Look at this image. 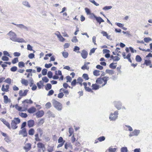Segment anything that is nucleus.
I'll list each match as a JSON object with an SVG mask.
<instances>
[{
  "mask_svg": "<svg viewBox=\"0 0 152 152\" xmlns=\"http://www.w3.org/2000/svg\"><path fill=\"white\" fill-rule=\"evenodd\" d=\"M109 77L105 76L102 77H98L96 80V83L92 84L91 85V93L93 92V90L99 89L101 87H103L107 83V81L109 80Z\"/></svg>",
  "mask_w": 152,
  "mask_h": 152,
  "instance_id": "obj_1",
  "label": "nucleus"
},
{
  "mask_svg": "<svg viewBox=\"0 0 152 152\" xmlns=\"http://www.w3.org/2000/svg\"><path fill=\"white\" fill-rule=\"evenodd\" d=\"M8 34L10 39L14 41L17 42H23L25 41L22 38H17L16 37V34L12 31H10Z\"/></svg>",
  "mask_w": 152,
  "mask_h": 152,
  "instance_id": "obj_2",
  "label": "nucleus"
},
{
  "mask_svg": "<svg viewBox=\"0 0 152 152\" xmlns=\"http://www.w3.org/2000/svg\"><path fill=\"white\" fill-rule=\"evenodd\" d=\"M151 58H152V54L149 53L145 57L143 65H145L146 66H149V67L151 68L152 67V64L151 61L150 59Z\"/></svg>",
  "mask_w": 152,
  "mask_h": 152,
  "instance_id": "obj_3",
  "label": "nucleus"
},
{
  "mask_svg": "<svg viewBox=\"0 0 152 152\" xmlns=\"http://www.w3.org/2000/svg\"><path fill=\"white\" fill-rule=\"evenodd\" d=\"M20 122V119L18 118H15L11 122V128L13 129H15L17 128V125Z\"/></svg>",
  "mask_w": 152,
  "mask_h": 152,
  "instance_id": "obj_4",
  "label": "nucleus"
},
{
  "mask_svg": "<svg viewBox=\"0 0 152 152\" xmlns=\"http://www.w3.org/2000/svg\"><path fill=\"white\" fill-rule=\"evenodd\" d=\"M53 104L54 107L58 110H61L62 108L61 104L56 100L55 99H53L52 102Z\"/></svg>",
  "mask_w": 152,
  "mask_h": 152,
  "instance_id": "obj_5",
  "label": "nucleus"
},
{
  "mask_svg": "<svg viewBox=\"0 0 152 152\" xmlns=\"http://www.w3.org/2000/svg\"><path fill=\"white\" fill-rule=\"evenodd\" d=\"M83 85L84 86L85 89L86 91L91 93L92 89L91 88H90V87L91 86V83L88 82L87 84L86 83L84 82L83 83Z\"/></svg>",
  "mask_w": 152,
  "mask_h": 152,
  "instance_id": "obj_6",
  "label": "nucleus"
},
{
  "mask_svg": "<svg viewBox=\"0 0 152 152\" xmlns=\"http://www.w3.org/2000/svg\"><path fill=\"white\" fill-rule=\"evenodd\" d=\"M118 114V111H116L113 113H111L109 117L110 119L111 120H115L117 118Z\"/></svg>",
  "mask_w": 152,
  "mask_h": 152,
  "instance_id": "obj_7",
  "label": "nucleus"
},
{
  "mask_svg": "<svg viewBox=\"0 0 152 152\" xmlns=\"http://www.w3.org/2000/svg\"><path fill=\"white\" fill-rule=\"evenodd\" d=\"M65 142V140H64L63 138L60 137L58 140V142L59 144L57 146V148H59L62 147Z\"/></svg>",
  "mask_w": 152,
  "mask_h": 152,
  "instance_id": "obj_8",
  "label": "nucleus"
},
{
  "mask_svg": "<svg viewBox=\"0 0 152 152\" xmlns=\"http://www.w3.org/2000/svg\"><path fill=\"white\" fill-rule=\"evenodd\" d=\"M19 134L22 135L23 137H27L28 135V134L26 128H24L20 130L19 131Z\"/></svg>",
  "mask_w": 152,
  "mask_h": 152,
  "instance_id": "obj_9",
  "label": "nucleus"
},
{
  "mask_svg": "<svg viewBox=\"0 0 152 152\" xmlns=\"http://www.w3.org/2000/svg\"><path fill=\"white\" fill-rule=\"evenodd\" d=\"M122 55L124 59L126 58L128 59V61L131 63H132V61L131 59V54L130 53H129L127 56H126L125 53V52H123L122 53Z\"/></svg>",
  "mask_w": 152,
  "mask_h": 152,
  "instance_id": "obj_10",
  "label": "nucleus"
},
{
  "mask_svg": "<svg viewBox=\"0 0 152 152\" xmlns=\"http://www.w3.org/2000/svg\"><path fill=\"white\" fill-rule=\"evenodd\" d=\"M31 145L30 143H27L23 147V149L26 152H28L31 148Z\"/></svg>",
  "mask_w": 152,
  "mask_h": 152,
  "instance_id": "obj_11",
  "label": "nucleus"
},
{
  "mask_svg": "<svg viewBox=\"0 0 152 152\" xmlns=\"http://www.w3.org/2000/svg\"><path fill=\"white\" fill-rule=\"evenodd\" d=\"M28 91V90L26 89L24 90V92L22 90H20L19 91V94L20 96H26Z\"/></svg>",
  "mask_w": 152,
  "mask_h": 152,
  "instance_id": "obj_12",
  "label": "nucleus"
},
{
  "mask_svg": "<svg viewBox=\"0 0 152 152\" xmlns=\"http://www.w3.org/2000/svg\"><path fill=\"white\" fill-rule=\"evenodd\" d=\"M9 86L8 85H6L5 86L4 85L2 86L1 88V90L3 92H7L9 91Z\"/></svg>",
  "mask_w": 152,
  "mask_h": 152,
  "instance_id": "obj_13",
  "label": "nucleus"
},
{
  "mask_svg": "<svg viewBox=\"0 0 152 152\" xmlns=\"http://www.w3.org/2000/svg\"><path fill=\"white\" fill-rule=\"evenodd\" d=\"M44 113V111L42 110H41L37 111L35 115L37 118H40L43 116Z\"/></svg>",
  "mask_w": 152,
  "mask_h": 152,
  "instance_id": "obj_14",
  "label": "nucleus"
},
{
  "mask_svg": "<svg viewBox=\"0 0 152 152\" xmlns=\"http://www.w3.org/2000/svg\"><path fill=\"white\" fill-rule=\"evenodd\" d=\"M34 121L33 120H30L27 121V125L29 128L33 127L34 125Z\"/></svg>",
  "mask_w": 152,
  "mask_h": 152,
  "instance_id": "obj_15",
  "label": "nucleus"
},
{
  "mask_svg": "<svg viewBox=\"0 0 152 152\" xmlns=\"http://www.w3.org/2000/svg\"><path fill=\"white\" fill-rule=\"evenodd\" d=\"M81 55L82 57L84 59L86 58L88 56V53L85 50H83L82 51Z\"/></svg>",
  "mask_w": 152,
  "mask_h": 152,
  "instance_id": "obj_16",
  "label": "nucleus"
},
{
  "mask_svg": "<svg viewBox=\"0 0 152 152\" xmlns=\"http://www.w3.org/2000/svg\"><path fill=\"white\" fill-rule=\"evenodd\" d=\"M94 16L96 21L99 23V24H100L102 22H104V20L100 17H97L94 15Z\"/></svg>",
  "mask_w": 152,
  "mask_h": 152,
  "instance_id": "obj_17",
  "label": "nucleus"
},
{
  "mask_svg": "<svg viewBox=\"0 0 152 152\" xmlns=\"http://www.w3.org/2000/svg\"><path fill=\"white\" fill-rule=\"evenodd\" d=\"M59 91L60 92H62L66 96H67V95H68L69 94V92L68 90L64 88H61L59 90Z\"/></svg>",
  "mask_w": 152,
  "mask_h": 152,
  "instance_id": "obj_18",
  "label": "nucleus"
},
{
  "mask_svg": "<svg viewBox=\"0 0 152 152\" xmlns=\"http://www.w3.org/2000/svg\"><path fill=\"white\" fill-rule=\"evenodd\" d=\"M140 133V131L138 130H135L134 131L130 133L129 136L132 137L134 136L137 135Z\"/></svg>",
  "mask_w": 152,
  "mask_h": 152,
  "instance_id": "obj_19",
  "label": "nucleus"
},
{
  "mask_svg": "<svg viewBox=\"0 0 152 152\" xmlns=\"http://www.w3.org/2000/svg\"><path fill=\"white\" fill-rule=\"evenodd\" d=\"M37 146L38 148L42 150H43L44 151V149H45V146L41 142H38L37 144Z\"/></svg>",
  "mask_w": 152,
  "mask_h": 152,
  "instance_id": "obj_20",
  "label": "nucleus"
},
{
  "mask_svg": "<svg viewBox=\"0 0 152 152\" xmlns=\"http://www.w3.org/2000/svg\"><path fill=\"white\" fill-rule=\"evenodd\" d=\"M58 34H56V35L57 36L58 38L59 39V40L62 42H63L65 40V39L60 34V32H58Z\"/></svg>",
  "mask_w": 152,
  "mask_h": 152,
  "instance_id": "obj_21",
  "label": "nucleus"
},
{
  "mask_svg": "<svg viewBox=\"0 0 152 152\" xmlns=\"http://www.w3.org/2000/svg\"><path fill=\"white\" fill-rule=\"evenodd\" d=\"M105 139V137L104 136L100 137L97 138V140H96L95 141V143H98L99 141L102 142L104 141Z\"/></svg>",
  "mask_w": 152,
  "mask_h": 152,
  "instance_id": "obj_22",
  "label": "nucleus"
},
{
  "mask_svg": "<svg viewBox=\"0 0 152 152\" xmlns=\"http://www.w3.org/2000/svg\"><path fill=\"white\" fill-rule=\"evenodd\" d=\"M36 109L34 107H32L28 109V112L30 113H33L36 112Z\"/></svg>",
  "mask_w": 152,
  "mask_h": 152,
  "instance_id": "obj_23",
  "label": "nucleus"
},
{
  "mask_svg": "<svg viewBox=\"0 0 152 152\" xmlns=\"http://www.w3.org/2000/svg\"><path fill=\"white\" fill-rule=\"evenodd\" d=\"M117 150L116 148H113L112 146L109 148L106 151V152L108 151V152H115Z\"/></svg>",
  "mask_w": 152,
  "mask_h": 152,
  "instance_id": "obj_24",
  "label": "nucleus"
},
{
  "mask_svg": "<svg viewBox=\"0 0 152 152\" xmlns=\"http://www.w3.org/2000/svg\"><path fill=\"white\" fill-rule=\"evenodd\" d=\"M21 82L22 84L26 86H27L28 85V81L24 79H22L21 80Z\"/></svg>",
  "mask_w": 152,
  "mask_h": 152,
  "instance_id": "obj_25",
  "label": "nucleus"
},
{
  "mask_svg": "<svg viewBox=\"0 0 152 152\" xmlns=\"http://www.w3.org/2000/svg\"><path fill=\"white\" fill-rule=\"evenodd\" d=\"M105 72L110 75H113L115 73L114 71L112 69H106L105 71Z\"/></svg>",
  "mask_w": 152,
  "mask_h": 152,
  "instance_id": "obj_26",
  "label": "nucleus"
},
{
  "mask_svg": "<svg viewBox=\"0 0 152 152\" xmlns=\"http://www.w3.org/2000/svg\"><path fill=\"white\" fill-rule=\"evenodd\" d=\"M2 121L3 123L8 127V128L10 129L11 128L10 124L4 119H3Z\"/></svg>",
  "mask_w": 152,
  "mask_h": 152,
  "instance_id": "obj_27",
  "label": "nucleus"
},
{
  "mask_svg": "<svg viewBox=\"0 0 152 152\" xmlns=\"http://www.w3.org/2000/svg\"><path fill=\"white\" fill-rule=\"evenodd\" d=\"M37 85L39 89H40L41 88L44 86L43 82L42 80H40L39 82L37 83Z\"/></svg>",
  "mask_w": 152,
  "mask_h": 152,
  "instance_id": "obj_28",
  "label": "nucleus"
},
{
  "mask_svg": "<svg viewBox=\"0 0 152 152\" xmlns=\"http://www.w3.org/2000/svg\"><path fill=\"white\" fill-rule=\"evenodd\" d=\"M4 102L5 104H7L8 102H11V100L10 99H9L8 96H7L5 95L4 96Z\"/></svg>",
  "mask_w": 152,
  "mask_h": 152,
  "instance_id": "obj_29",
  "label": "nucleus"
},
{
  "mask_svg": "<svg viewBox=\"0 0 152 152\" xmlns=\"http://www.w3.org/2000/svg\"><path fill=\"white\" fill-rule=\"evenodd\" d=\"M35 132L34 129L33 128L30 129L28 131V134L31 136L34 135Z\"/></svg>",
  "mask_w": 152,
  "mask_h": 152,
  "instance_id": "obj_30",
  "label": "nucleus"
},
{
  "mask_svg": "<svg viewBox=\"0 0 152 152\" xmlns=\"http://www.w3.org/2000/svg\"><path fill=\"white\" fill-rule=\"evenodd\" d=\"M15 108L17 110L19 111H23L25 110L23 109L22 107L18 106V104H16L15 105Z\"/></svg>",
  "mask_w": 152,
  "mask_h": 152,
  "instance_id": "obj_31",
  "label": "nucleus"
},
{
  "mask_svg": "<svg viewBox=\"0 0 152 152\" xmlns=\"http://www.w3.org/2000/svg\"><path fill=\"white\" fill-rule=\"evenodd\" d=\"M110 58L111 59H113L114 61H118L120 59V58H119L118 56H113V55H111L110 56Z\"/></svg>",
  "mask_w": 152,
  "mask_h": 152,
  "instance_id": "obj_32",
  "label": "nucleus"
},
{
  "mask_svg": "<svg viewBox=\"0 0 152 152\" xmlns=\"http://www.w3.org/2000/svg\"><path fill=\"white\" fill-rule=\"evenodd\" d=\"M0 112L2 114H6L7 113L6 108L5 107H3V108L1 107L0 109Z\"/></svg>",
  "mask_w": 152,
  "mask_h": 152,
  "instance_id": "obj_33",
  "label": "nucleus"
},
{
  "mask_svg": "<svg viewBox=\"0 0 152 152\" xmlns=\"http://www.w3.org/2000/svg\"><path fill=\"white\" fill-rule=\"evenodd\" d=\"M135 60L137 62H140L142 61V58L139 55H137L136 56Z\"/></svg>",
  "mask_w": 152,
  "mask_h": 152,
  "instance_id": "obj_34",
  "label": "nucleus"
},
{
  "mask_svg": "<svg viewBox=\"0 0 152 152\" xmlns=\"http://www.w3.org/2000/svg\"><path fill=\"white\" fill-rule=\"evenodd\" d=\"M19 115L21 117L23 118H26L28 116L26 113L21 112H19Z\"/></svg>",
  "mask_w": 152,
  "mask_h": 152,
  "instance_id": "obj_35",
  "label": "nucleus"
},
{
  "mask_svg": "<svg viewBox=\"0 0 152 152\" xmlns=\"http://www.w3.org/2000/svg\"><path fill=\"white\" fill-rule=\"evenodd\" d=\"M77 83H78L81 86L82 85V83L83 81V80L81 77H79L77 78Z\"/></svg>",
  "mask_w": 152,
  "mask_h": 152,
  "instance_id": "obj_36",
  "label": "nucleus"
},
{
  "mask_svg": "<svg viewBox=\"0 0 152 152\" xmlns=\"http://www.w3.org/2000/svg\"><path fill=\"white\" fill-rule=\"evenodd\" d=\"M37 131L40 134V136H41L43 134V130L42 129L40 128H38L37 129Z\"/></svg>",
  "mask_w": 152,
  "mask_h": 152,
  "instance_id": "obj_37",
  "label": "nucleus"
},
{
  "mask_svg": "<svg viewBox=\"0 0 152 152\" xmlns=\"http://www.w3.org/2000/svg\"><path fill=\"white\" fill-rule=\"evenodd\" d=\"M121 104L120 102H117L115 104V106L118 110L121 109Z\"/></svg>",
  "mask_w": 152,
  "mask_h": 152,
  "instance_id": "obj_38",
  "label": "nucleus"
},
{
  "mask_svg": "<svg viewBox=\"0 0 152 152\" xmlns=\"http://www.w3.org/2000/svg\"><path fill=\"white\" fill-rule=\"evenodd\" d=\"M35 140L36 141H40L41 140L39 138V134L38 133H36L34 135Z\"/></svg>",
  "mask_w": 152,
  "mask_h": 152,
  "instance_id": "obj_39",
  "label": "nucleus"
},
{
  "mask_svg": "<svg viewBox=\"0 0 152 152\" xmlns=\"http://www.w3.org/2000/svg\"><path fill=\"white\" fill-rule=\"evenodd\" d=\"M101 33L103 34V35L104 36L106 37L107 38L109 39V38L110 37V36H108L107 33L104 31H102L101 32Z\"/></svg>",
  "mask_w": 152,
  "mask_h": 152,
  "instance_id": "obj_40",
  "label": "nucleus"
},
{
  "mask_svg": "<svg viewBox=\"0 0 152 152\" xmlns=\"http://www.w3.org/2000/svg\"><path fill=\"white\" fill-rule=\"evenodd\" d=\"M116 64V63H115V64ZM114 64L115 63H111L109 65V67H110V68L113 69H115L116 68L117 65H114Z\"/></svg>",
  "mask_w": 152,
  "mask_h": 152,
  "instance_id": "obj_41",
  "label": "nucleus"
},
{
  "mask_svg": "<svg viewBox=\"0 0 152 152\" xmlns=\"http://www.w3.org/2000/svg\"><path fill=\"white\" fill-rule=\"evenodd\" d=\"M82 77L85 80H88L89 79V77L88 75L87 74H83Z\"/></svg>",
  "mask_w": 152,
  "mask_h": 152,
  "instance_id": "obj_42",
  "label": "nucleus"
},
{
  "mask_svg": "<svg viewBox=\"0 0 152 152\" xmlns=\"http://www.w3.org/2000/svg\"><path fill=\"white\" fill-rule=\"evenodd\" d=\"M52 88V86L50 83H48L46 84V87L45 88V89L48 91L50 89Z\"/></svg>",
  "mask_w": 152,
  "mask_h": 152,
  "instance_id": "obj_43",
  "label": "nucleus"
},
{
  "mask_svg": "<svg viewBox=\"0 0 152 152\" xmlns=\"http://www.w3.org/2000/svg\"><path fill=\"white\" fill-rule=\"evenodd\" d=\"M100 71L98 70H95L94 71L93 74L94 75L96 76H98L100 75Z\"/></svg>",
  "mask_w": 152,
  "mask_h": 152,
  "instance_id": "obj_44",
  "label": "nucleus"
},
{
  "mask_svg": "<svg viewBox=\"0 0 152 152\" xmlns=\"http://www.w3.org/2000/svg\"><path fill=\"white\" fill-rule=\"evenodd\" d=\"M54 147L49 146L48 148L47 151L48 152H52L53 151Z\"/></svg>",
  "mask_w": 152,
  "mask_h": 152,
  "instance_id": "obj_45",
  "label": "nucleus"
},
{
  "mask_svg": "<svg viewBox=\"0 0 152 152\" xmlns=\"http://www.w3.org/2000/svg\"><path fill=\"white\" fill-rule=\"evenodd\" d=\"M69 136L70 137L74 133V130L72 128H69Z\"/></svg>",
  "mask_w": 152,
  "mask_h": 152,
  "instance_id": "obj_46",
  "label": "nucleus"
},
{
  "mask_svg": "<svg viewBox=\"0 0 152 152\" xmlns=\"http://www.w3.org/2000/svg\"><path fill=\"white\" fill-rule=\"evenodd\" d=\"M62 54L63 56L65 58H67L69 55L68 52L65 51L63 52L62 53Z\"/></svg>",
  "mask_w": 152,
  "mask_h": 152,
  "instance_id": "obj_47",
  "label": "nucleus"
},
{
  "mask_svg": "<svg viewBox=\"0 0 152 152\" xmlns=\"http://www.w3.org/2000/svg\"><path fill=\"white\" fill-rule=\"evenodd\" d=\"M55 74L56 75L53 76V78L54 79H57L59 78V77L58 76V71H56L55 72Z\"/></svg>",
  "mask_w": 152,
  "mask_h": 152,
  "instance_id": "obj_48",
  "label": "nucleus"
},
{
  "mask_svg": "<svg viewBox=\"0 0 152 152\" xmlns=\"http://www.w3.org/2000/svg\"><path fill=\"white\" fill-rule=\"evenodd\" d=\"M45 106L47 109H49L51 107V103L50 102H48L45 104Z\"/></svg>",
  "mask_w": 152,
  "mask_h": 152,
  "instance_id": "obj_49",
  "label": "nucleus"
},
{
  "mask_svg": "<svg viewBox=\"0 0 152 152\" xmlns=\"http://www.w3.org/2000/svg\"><path fill=\"white\" fill-rule=\"evenodd\" d=\"M64 94L62 92H60L58 94V98L61 99L64 96Z\"/></svg>",
  "mask_w": 152,
  "mask_h": 152,
  "instance_id": "obj_50",
  "label": "nucleus"
},
{
  "mask_svg": "<svg viewBox=\"0 0 152 152\" xmlns=\"http://www.w3.org/2000/svg\"><path fill=\"white\" fill-rule=\"evenodd\" d=\"M11 80L10 78H7L4 81V82L9 84H11Z\"/></svg>",
  "mask_w": 152,
  "mask_h": 152,
  "instance_id": "obj_51",
  "label": "nucleus"
},
{
  "mask_svg": "<svg viewBox=\"0 0 152 152\" xmlns=\"http://www.w3.org/2000/svg\"><path fill=\"white\" fill-rule=\"evenodd\" d=\"M121 152H127L128 150L127 148L126 147H123L121 148Z\"/></svg>",
  "mask_w": 152,
  "mask_h": 152,
  "instance_id": "obj_52",
  "label": "nucleus"
},
{
  "mask_svg": "<svg viewBox=\"0 0 152 152\" xmlns=\"http://www.w3.org/2000/svg\"><path fill=\"white\" fill-rule=\"evenodd\" d=\"M23 103H27L32 104V101L31 99H26L23 102Z\"/></svg>",
  "mask_w": 152,
  "mask_h": 152,
  "instance_id": "obj_53",
  "label": "nucleus"
},
{
  "mask_svg": "<svg viewBox=\"0 0 152 152\" xmlns=\"http://www.w3.org/2000/svg\"><path fill=\"white\" fill-rule=\"evenodd\" d=\"M77 83L76 79H74L71 82V85L72 86H76Z\"/></svg>",
  "mask_w": 152,
  "mask_h": 152,
  "instance_id": "obj_54",
  "label": "nucleus"
},
{
  "mask_svg": "<svg viewBox=\"0 0 152 152\" xmlns=\"http://www.w3.org/2000/svg\"><path fill=\"white\" fill-rule=\"evenodd\" d=\"M47 70L46 69H43L42 71V74L43 75H45L47 74Z\"/></svg>",
  "mask_w": 152,
  "mask_h": 152,
  "instance_id": "obj_55",
  "label": "nucleus"
},
{
  "mask_svg": "<svg viewBox=\"0 0 152 152\" xmlns=\"http://www.w3.org/2000/svg\"><path fill=\"white\" fill-rule=\"evenodd\" d=\"M66 79L67 80L66 82L67 83L68 82H71L72 80V78L70 76H66Z\"/></svg>",
  "mask_w": 152,
  "mask_h": 152,
  "instance_id": "obj_56",
  "label": "nucleus"
},
{
  "mask_svg": "<svg viewBox=\"0 0 152 152\" xmlns=\"http://www.w3.org/2000/svg\"><path fill=\"white\" fill-rule=\"evenodd\" d=\"M72 41L73 42H78V39L77 38L76 36L74 37L72 39Z\"/></svg>",
  "mask_w": 152,
  "mask_h": 152,
  "instance_id": "obj_57",
  "label": "nucleus"
},
{
  "mask_svg": "<svg viewBox=\"0 0 152 152\" xmlns=\"http://www.w3.org/2000/svg\"><path fill=\"white\" fill-rule=\"evenodd\" d=\"M12 63L13 64H15L18 62V58H15L12 60Z\"/></svg>",
  "mask_w": 152,
  "mask_h": 152,
  "instance_id": "obj_58",
  "label": "nucleus"
},
{
  "mask_svg": "<svg viewBox=\"0 0 152 152\" xmlns=\"http://www.w3.org/2000/svg\"><path fill=\"white\" fill-rule=\"evenodd\" d=\"M58 75L61 76L59 79L62 80L63 79V76L62 75V73L61 71L58 70Z\"/></svg>",
  "mask_w": 152,
  "mask_h": 152,
  "instance_id": "obj_59",
  "label": "nucleus"
},
{
  "mask_svg": "<svg viewBox=\"0 0 152 152\" xmlns=\"http://www.w3.org/2000/svg\"><path fill=\"white\" fill-rule=\"evenodd\" d=\"M144 40L145 42H148L151 40V39L149 37H145L144 38Z\"/></svg>",
  "mask_w": 152,
  "mask_h": 152,
  "instance_id": "obj_60",
  "label": "nucleus"
},
{
  "mask_svg": "<svg viewBox=\"0 0 152 152\" xmlns=\"http://www.w3.org/2000/svg\"><path fill=\"white\" fill-rule=\"evenodd\" d=\"M25 66L24 63L22 61L19 62L18 63V66L19 67H24Z\"/></svg>",
  "mask_w": 152,
  "mask_h": 152,
  "instance_id": "obj_61",
  "label": "nucleus"
},
{
  "mask_svg": "<svg viewBox=\"0 0 152 152\" xmlns=\"http://www.w3.org/2000/svg\"><path fill=\"white\" fill-rule=\"evenodd\" d=\"M48 76L49 78H51L53 77V74L51 72L49 71L48 73Z\"/></svg>",
  "mask_w": 152,
  "mask_h": 152,
  "instance_id": "obj_62",
  "label": "nucleus"
},
{
  "mask_svg": "<svg viewBox=\"0 0 152 152\" xmlns=\"http://www.w3.org/2000/svg\"><path fill=\"white\" fill-rule=\"evenodd\" d=\"M17 68L16 66H14L11 67L10 70L12 72H15L17 70Z\"/></svg>",
  "mask_w": 152,
  "mask_h": 152,
  "instance_id": "obj_63",
  "label": "nucleus"
},
{
  "mask_svg": "<svg viewBox=\"0 0 152 152\" xmlns=\"http://www.w3.org/2000/svg\"><path fill=\"white\" fill-rule=\"evenodd\" d=\"M42 80L45 83H47L48 81V79L46 77H44L42 78Z\"/></svg>",
  "mask_w": 152,
  "mask_h": 152,
  "instance_id": "obj_64",
  "label": "nucleus"
}]
</instances>
